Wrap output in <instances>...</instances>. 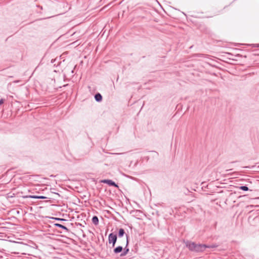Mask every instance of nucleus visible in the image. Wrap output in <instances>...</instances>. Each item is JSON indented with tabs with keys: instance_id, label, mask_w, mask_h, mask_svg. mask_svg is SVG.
<instances>
[{
	"instance_id": "nucleus-1",
	"label": "nucleus",
	"mask_w": 259,
	"mask_h": 259,
	"mask_svg": "<svg viewBox=\"0 0 259 259\" xmlns=\"http://www.w3.org/2000/svg\"><path fill=\"white\" fill-rule=\"evenodd\" d=\"M185 243L186 246L192 252H203L206 249V244L196 243L195 242L188 240L185 241Z\"/></svg>"
},
{
	"instance_id": "nucleus-2",
	"label": "nucleus",
	"mask_w": 259,
	"mask_h": 259,
	"mask_svg": "<svg viewBox=\"0 0 259 259\" xmlns=\"http://www.w3.org/2000/svg\"><path fill=\"white\" fill-rule=\"evenodd\" d=\"M117 234L113 233H110L108 236V242L109 244L112 243V247H114L117 241Z\"/></svg>"
},
{
	"instance_id": "nucleus-3",
	"label": "nucleus",
	"mask_w": 259,
	"mask_h": 259,
	"mask_svg": "<svg viewBox=\"0 0 259 259\" xmlns=\"http://www.w3.org/2000/svg\"><path fill=\"white\" fill-rule=\"evenodd\" d=\"M101 182L104 184H106L110 186H113L116 188H118V185L111 180L104 179L102 180Z\"/></svg>"
},
{
	"instance_id": "nucleus-4",
	"label": "nucleus",
	"mask_w": 259,
	"mask_h": 259,
	"mask_svg": "<svg viewBox=\"0 0 259 259\" xmlns=\"http://www.w3.org/2000/svg\"><path fill=\"white\" fill-rule=\"evenodd\" d=\"M126 246L125 247L123 248V250H122V252H121V253L120 254V256H125L126 255L127 253L129 251V248L127 247V245L128 244V235H126Z\"/></svg>"
},
{
	"instance_id": "nucleus-5",
	"label": "nucleus",
	"mask_w": 259,
	"mask_h": 259,
	"mask_svg": "<svg viewBox=\"0 0 259 259\" xmlns=\"http://www.w3.org/2000/svg\"><path fill=\"white\" fill-rule=\"evenodd\" d=\"M23 198H34V199H44L47 198V197L44 196H38V195H26L22 196Z\"/></svg>"
},
{
	"instance_id": "nucleus-6",
	"label": "nucleus",
	"mask_w": 259,
	"mask_h": 259,
	"mask_svg": "<svg viewBox=\"0 0 259 259\" xmlns=\"http://www.w3.org/2000/svg\"><path fill=\"white\" fill-rule=\"evenodd\" d=\"M123 250V247L121 246H118L114 248L113 249V252L115 254H118L119 253H121L122 252Z\"/></svg>"
},
{
	"instance_id": "nucleus-7",
	"label": "nucleus",
	"mask_w": 259,
	"mask_h": 259,
	"mask_svg": "<svg viewBox=\"0 0 259 259\" xmlns=\"http://www.w3.org/2000/svg\"><path fill=\"white\" fill-rule=\"evenodd\" d=\"M54 225L55 227H57L58 228H61V229L64 230L65 231H66V232L69 231V229L66 226H65L62 224H58V223H55L54 224Z\"/></svg>"
},
{
	"instance_id": "nucleus-8",
	"label": "nucleus",
	"mask_w": 259,
	"mask_h": 259,
	"mask_svg": "<svg viewBox=\"0 0 259 259\" xmlns=\"http://www.w3.org/2000/svg\"><path fill=\"white\" fill-rule=\"evenodd\" d=\"M95 99L97 102H101L102 100V96L100 93H97L95 95Z\"/></svg>"
},
{
	"instance_id": "nucleus-9",
	"label": "nucleus",
	"mask_w": 259,
	"mask_h": 259,
	"mask_svg": "<svg viewBox=\"0 0 259 259\" xmlns=\"http://www.w3.org/2000/svg\"><path fill=\"white\" fill-rule=\"evenodd\" d=\"M92 221L94 225H98L99 219L97 216H96V215L93 216V217L92 218Z\"/></svg>"
},
{
	"instance_id": "nucleus-10",
	"label": "nucleus",
	"mask_w": 259,
	"mask_h": 259,
	"mask_svg": "<svg viewBox=\"0 0 259 259\" xmlns=\"http://www.w3.org/2000/svg\"><path fill=\"white\" fill-rule=\"evenodd\" d=\"M124 234H125V231L123 229L120 228L119 229L118 233V236L119 237H123Z\"/></svg>"
},
{
	"instance_id": "nucleus-11",
	"label": "nucleus",
	"mask_w": 259,
	"mask_h": 259,
	"mask_svg": "<svg viewBox=\"0 0 259 259\" xmlns=\"http://www.w3.org/2000/svg\"><path fill=\"white\" fill-rule=\"evenodd\" d=\"M218 246V245L216 244H212L211 245H206V248H216Z\"/></svg>"
},
{
	"instance_id": "nucleus-12",
	"label": "nucleus",
	"mask_w": 259,
	"mask_h": 259,
	"mask_svg": "<svg viewBox=\"0 0 259 259\" xmlns=\"http://www.w3.org/2000/svg\"><path fill=\"white\" fill-rule=\"evenodd\" d=\"M239 189L244 191H247L249 190L248 188L246 186H240L239 187Z\"/></svg>"
},
{
	"instance_id": "nucleus-13",
	"label": "nucleus",
	"mask_w": 259,
	"mask_h": 259,
	"mask_svg": "<svg viewBox=\"0 0 259 259\" xmlns=\"http://www.w3.org/2000/svg\"><path fill=\"white\" fill-rule=\"evenodd\" d=\"M53 219L55 220L60 221V222H64V221H66V220H65L64 219L59 218H53Z\"/></svg>"
},
{
	"instance_id": "nucleus-14",
	"label": "nucleus",
	"mask_w": 259,
	"mask_h": 259,
	"mask_svg": "<svg viewBox=\"0 0 259 259\" xmlns=\"http://www.w3.org/2000/svg\"><path fill=\"white\" fill-rule=\"evenodd\" d=\"M15 196V194L14 193H9L7 194L8 198H13Z\"/></svg>"
},
{
	"instance_id": "nucleus-15",
	"label": "nucleus",
	"mask_w": 259,
	"mask_h": 259,
	"mask_svg": "<svg viewBox=\"0 0 259 259\" xmlns=\"http://www.w3.org/2000/svg\"><path fill=\"white\" fill-rule=\"evenodd\" d=\"M4 101H5V100L3 99H1L0 100V105L4 103Z\"/></svg>"
},
{
	"instance_id": "nucleus-16",
	"label": "nucleus",
	"mask_w": 259,
	"mask_h": 259,
	"mask_svg": "<svg viewBox=\"0 0 259 259\" xmlns=\"http://www.w3.org/2000/svg\"><path fill=\"white\" fill-rule=\"evenodd\" d=\"M203 55V54H197V56H198V57H201Z\"/></svg>"
},
{
	"instance_id": "nucleus-17",
	"label": "nucleus",
	"mask_w": 259,
	"mask_h": 259,
	"mask_svg": "<svg viewBox=\"0 0 259 259\" xmlns=\"http://www.w3.org/2000/svg\"><path fill=\"white\" fill-rule=\"evenodd\" d=\"M257 47H259V45H257Z\"/></svg>"
}]
</instances>
